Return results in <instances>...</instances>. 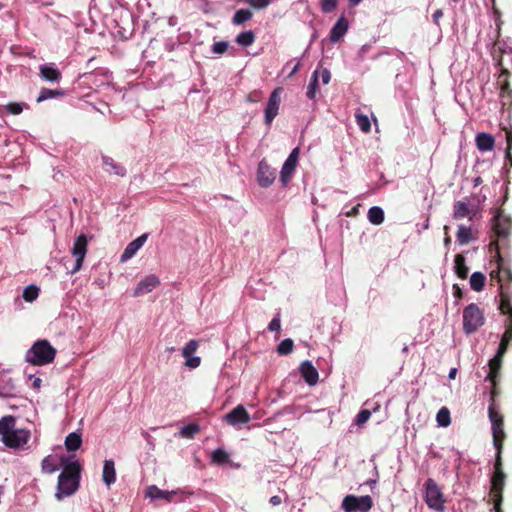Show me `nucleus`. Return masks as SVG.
Here are the masks:
<instances>
[{
    "instance_id": "obj_33",
    "label": "nucleus",
    "mask_w": 512,
    "mask_h": 512,
    "mask_svg": "<svg viewBox=\"0 0 512 512\" xmlns=\"http://www.w3.org/2000/svg\"><path fill=\"white\" fill-rule=\"evenodd\" d=\"M486 276L482 272H473L470 276V288L475 291H481L484 289Z\"/></svg>"
},
{
    "instance_id": "obj_54",
    "label": "nucleus",
    "mask_w": 512,
    "mask_h": 512,
    "mask_svg": "<svg viewBox=\"0 0 512 512\" xmlns=\"http://www.w3.org/2000/svg\"><path fill=\"white\" fill-rule=\"evenodd\" d=\"M262 93L259 90H253L247 95L248 102H259L262 98Z\"/></svg>"
},
{
    "instance_id": "obj_52",
    "label": "nucleus",
    "mask_w": 512,
    "mask_h": 512,
    "mask_svg": "<svg viewBox=\"0 0 512 512\" xmlns=\"http://www.w3.org/2000/svg\"><path fill=\"white\" fill-rule=\"evenodd\" d=\"M268 329L270 331H276L277 333H279L281 329V317L279 314L276 317H273V319L270 321Z\"/></svg>"
},
{
    "instance_id": "obj_14",
    "label": "nucleus",
    "mask_w": 512,
    "mask_h": 512,
    "mask_svg": "<svg viewBox=\"0 0 512 512\" xmlns=\"http://www.w3.org/2000/svg\"><path fill=\"white\" fill-rule=\"evenodd\" d=\"M88 239L87 236L82 234L75 238L72 247V254L75 258V265L72 272H78L83 267L84 259L87 255Z\"/></svg>"
},
{
    "instance_id": "obj_60",
    "label": "nucleus",
    "mask_w": 512,
    "mask_h": 512,
    "mask_svg": "<svg viewBox=\"0 0 512 512\" xmlns=\"http://www.w3.org/2000/svg\"><path fill=\"white\" fill-rule=\"evenodd\" d=\"M269 503H271L272 505H279L282 503V499L280 495H272L269 499Z\"/></svg>"
},
{
    "instance_id": "obj_12",
    "label": "nucleus",
    "mask_w": 512,
    "mask_h": 512,
    "mask_svg": "<svg viewBox=\"0 0 512 512\" xmlns=\"http://www.w3.org/2000/svg\"><path fill=\"white\" fill-rule=\"evenodd\" d=\"M492 228L494 235L496 236L495 240L498 242L500 238L501 240H504V238H507L510 235L512 219L510 217L504 216L501 209H498L496 210L493 218Z\"/></svg>"
},
{
    "instance_id": "obj_57",
    "label": "nucleus",
    "mask_w": 512,
    "mask_h": 512,
    "mask_svg": "<svg viewBox=\"0 0 512 512\" xmlns=\"http://www.w3.org/2000/svg\"><path fill=\"white\" fill-rule=\"evenodd\" d=\"M494 14L496 16L495 22L498 29V38L500 37V31L502 27L501 13L500 10L494 7ZM499 41V39H497Z\"/></svg>"
},
{
    "instance_id": "obj_26",
    "label": "nucleus",
    "mask_w": 512,
    "mask_h": 512,
    "mask_svg": "<svg viewBox=\"0 0 512 512\" xmlns=\"http://www.w3.org/2000/svg\"><path fill=\"white\" fill-rule=\"evenodd\" d=\"M476 146L480 151H491L495 146V138L489 133H479L476 136Z\"/></svg>"
},
{
    "instance_id": "obj_6",
    "label": "nucleus",
    "mask_w": 512,
    "mask_h": 512,
    "mask_svg": "<svg viewBox=\"0 0 512 512\" xmlns=\"http://www.w3.org/2000/svg\"><path fill=\"white\" fill-rule=\"evenodd\" d=\"M485 323L484 312L476 303L468 304L463 310V330L466 334L475 333Z\"/></svg>"
},
{
    "instance_id": "obj_31",
    "label": "nucleus",
    "mask_w": 512,
    "mask_h": 512,
    "mask_svg": "<svg viewBox=\"0 0 512 512\" xmlns=\"http://www.w3.org/2000/svg\"><path fill=\"white\" fill-rule=\"evenodd\" d=\"M252 18H253L252 10L242 8V9H238L235 11V13L231 19V22L235 26H240V24L246 23V22L250 21V19H252Z\"/></svg>"
},
{
    "instance_id": "obj_64",
    "label": "nucleus",
    "mask_w": 512,
    "mask_h": 512,
    "mask_svg": "<svg viewBox=\"0 0 512 512\" xmlns=\"http://www.w3.org/2000/svg\"><path fill=\"white\" fill-rule=\"evenodd\" d=\"M456 374H457V369L456 368H452L449 370V379H455L456 378Z\"/></svg>"
},
{
    "instance_id": "obj_23",
    "label": "nucleus",
    "mask_w": 512,
    "mask_h": 512,
    "mask_svg": "<svg viewBox=\"0 0 512 512\" xmlns=\"http://www.w3.org/2000/svg\"><path fill=\"white\" fill-rule=\"evenodd\" d=\"M349 28V22L346 17L342 16L337 19V21L334 23L329 38L332 41V43H337L342 37L345 35V33L348 31Z\"/></svg>"
},
{
    "instance_id": "obj_24",
    "label": "nucleus",
    "mask_w": 512,
    "mask_h": 512,
    "mask_svg": "<svg viewBox=\"0 0 512 512\" xmlns=\"http://www.w3.org/2000/svg\"><path fill=\"white\" fill-rule=\"evenodd\" d=\"M40 77L46 81L58 82L62 79V74L59 68L55 67L54 63L50 65H41L39 67Z\"/></svg>"
},
{
    "instance_id": "obj_4",
    "label": "nucleus",
    "mask_w": 512,
    "mask_h": 512,
    "mask_svg": "<svg viewBox=\"0 0 512 512\" xmlns=\"http://www.w3.org/2000/svg\"><path fill=\"white\" fill-rule=\"evenodd\" d=\"M56 350L46 339L37 340L27 353V361L33 365H47L55 360Z\"/></svg>"
},
{
    "instance_id": "obj_39",
    "label": "nucleus",
    "mask_w": 512,
    "mask_h": 512,
    "mask_svg": "<svg viewBox=\"0 0 512 512\" xmlns=\"http://www.w3.org/2000/svg\"><path fill=\"white\" fill-rule=\"evenodd\" d=\"M437 424L440 427H448L451 423L450 418V411L447 408V406H443L441 409L438 410L436 415Z\"/></svg>"
},
{
    "instance_id": "obj_5",
    "label": "nucleus",
    "mask_w": 512,
    "mask_h": 512,
    "mask_svg": "<svg viewBox=\"0 0 512 512\" xmlns=\"http://www.w3.org/2000/svg\"><path fill=\"white\" fill-rule=\"evenodd\" d=\"M488 415L489 420L492 426V436H493V444L496 449V452H502L503 443L505 441V432H504V417L499 410L495 407V397L494 401L490 398V404L488 407Z\"/></svg>"
},
{
    "instance_id": "obj_56",
    "label": "nucleus",
    "mask_w": 512,
    "mask_h": 512,
    "mask_svg": "<svg viewBox=\"0 0 512 512\" xmlns=\"http://www.w3.org/2000/svg\"><path fill=\"white\" fill-rule=\"evenodd\" d=\"M506 141H507V148H506V156L508 159H512L511 149H512V132L506 133Z\"/></svg>"
},
{
    "instance_id": "obj_34",
    "label": "nucleus",
    "mask_w": 512,
    "mask_h": 512,
    "mask_svg": "<svg viewBox=\"0 0 512 512\" xmlns=\"http://www.w3.org/2000/svg\"><path fill=\"white\" fill-rule=\"evenodd\" d=\"M456 237L460 245L469 244L473 240L471 227L459 226Z\"/></svg>"
},
{
    "instance_id": "obj_36",
    "label": "nucleus",
    "mask_w": 512,
    "mask_h": 512,
    "mask_svg": "<svg viewBox=\"0 0 512 512\" xmlns=\"http://www.w3.org/2000/svg\"><path fill=\"white\" fill-rule=\"evenodd\" d=\"M42 472L52 474L59 469L58 464L56 463L55 456L48 455L45 456L41 462Z\"/></svg>"
},
{
    "instance_id": "obj_63",
    "label": "nucleus",
    "mask_w": 512,
    "mask_h": 512,
    "mask_svg": "<svg viewBox=\"0 0 512 512\" xmlns=\"http://www.w3.org/2000/svg\"><path fill=\"white\" fill-rule=\"evenodd\" d=\"M454 295L456 298H462L463 292L458 285H453Z\"/></svg>"
},
{
    "instance_id": "obj_10",
    "label": "nucleus",
    "mask_w": 512,
    "mask_h": 512,
    "mask_svg": "<svg viewBox=\"0 0 512 512\" xmlns=\"http://www.w3.org/2000/svg\"><path fill=\"white\" fill-rule=\"evenodd\" d=\"M373 499L370 495H346L342 500V509L344 512H369L373 507Z\"/></svg>"
},
{
    "instance_id": "obj_3",
    "label": "nucleus",
    "mask_w": 512,
    "mask_h": 512,
    "mask_svg": "<svg viewBox=\"0 0 512 512\" xmlns=\"http://www.w3.org/2000/svg\"><path fill=\"white\" fill-rule=\"evenodd\" d=\"M81 466L79 462L65 464L58 476L57 491L55 498L62 500L65 496L76 493L80 487Z\"/></svg>"
},
{
    "instance_id": "obj_48",
    "label": "nucleus",
    "mask_w": 512,
    "mask_h": 512,
    "mask_svg": "<svg viewBox=\"0 0 512 512\" xmlns=\"http://www.w3.org/2000/svg\"><path fill=\"white\" fill-rule=\"evenodd\" d=\"M371 416V412L368 409H362L359 411V413L356 415L355 423L357 425H363L364 423H367Z\"/></svg>"
},
{
    "instance_id": "obj_51",
    "label": "nucleus",
    "mask_w": 512,
    "mask_h": 512,
    "mask_svg": "<svg viewBox=\"0 0 512 512\" xmlns=\"http://www.w3.org/2000/svg\"><path fill=\"white\" fill-rule=\"evenodd\" d=\"M252 8L264 9L272 3L273 0H248Z\"/></svg>"
},
{
    "instance_id": "obj_7",
    "label": "nucleus",
    "mask_w": 512,
    "mask_h": 512,
    "mask_svg": "<svg viewBox=\"0 0 512 512\" xmlns=\"http://www.w3.org/2000/svg\"><path fill=\"white\" fill-rule=\"evenodd\" d=\"M425 503L428 508L436 512H444L446 500L444 495L435 480L428 478L425 481Z\"/></svg>"
},
{
    "instance_id": "obj_30",
    "label": "nucleus",
    "mask_w": 512,
    "mask_h": 512,
    "mask_svg": "<svg viewBox=\"0 0 512 512\" xmlns=\"http://www.w3.org/2000/svg\"><path fill=\"white\" fill-rule=\"evenodd\" d=\"M82 445V437L80 433L71 432L65 438V447L68 451H77Z\"/></svg>"
},
{
    "instance_id": "obj_13",
    "label": "nucleus",
    "mask_w": 512,
    "mask_h": 512,
    "mask_svg": "<svg viewBox=\"0 0 512 512\" xmlns=\"http://www.w3.org/2000/svg\"><path fill=\"white\" fill-rule=\"evenodd\" d=\"M282 88L278 87L272 90L268 102L266 103L264 109V121L266 125H271L275 117H277L279 113V109L281 106V93Z\"/></svg>"
},
{
    "instance_id": "obj_62",
    "label": "nucleus",
    "mask_w": 512,
    "mask_h": 512,
    "mask_svg": "<svg viewBox=\"0 0 512 512\" xmlns=\"http://www.w3.org/2000/svg\"><path fill=\"white\" fill-rule=\"evenodd\" d=\"M444 231H445V234H446V236L444 238V244L446 246H449L451 244V237H450V235H448L449 227L445 226L444 227Z\"/></svg>"
},
{
    "instance_id": "obj_41",
    "label": "nucleus",
    "mask_w": 512,
    "mask_h": 512,
    "mask_svg": "<svg viewBox=\"0 0 512 512\" xmlns=\"http://www.w3.org/2000/svg\"><path fill=\"white\" fill-rule=\"evenodd\" d=\"M212 462L216 464H225L229 461V455L227 451L223 449H216L212 452Z\"/></svg>"
},
{
    "instance_id": "obj_50",
    "label": "nucleus",
    "mask_w": 512,
    "mask_h": 512,
    "mask_svg": "<svg viewBox=\"0 0 512 512\" xmlns=\"http://www.w3.org/2000/svg\"><path fill=\"white\" fill-rule=\"evenodd\" d=\"M229 48L228 42H217L212 45V51L216 54H223Z\"/></svg>"
},
{
    "instance_id": "obj_21",
    "label": "nucleus",
    "mask_w": 512,
    "mask_h": 512,
    "mask_svg": "<svg viewBox=\"0 0 512 512\" xmlns=\"http://www.w3.org/2000/svg\"><path fill=\"white\" fill-rule=\"evenodd\" d=\"M300 373L305 382L309 385H315L319 380V372L312 365L311 361H303L300 363Z\"/></svg>"
},
{
    "instance_id": "obj_45",
    "label": "nucleus",
    "mask_w": 512,
    "mask_h": 512,
    "mask_svg": "<svg viewBox=\"0 0 512 512\" xmlns=\"http://www.w3.org/2000/svg\"><path fill=\"white\" fill-rule=\"evenodd\" d=\"M199 347V343L196 339H191L188 343L185 344L182 350V356L188 358L193 355L194 352L197 351Z\"/></svg>"
},
{
    "instance_id": "obj_8",
    "label": "nucleus",
    "mask_w": 512,
    "mask_h": 512,
    "mask_svg": "<svg viewBox=\"0 0 512 512\" xmlns=\"http://www.w3.org/2000/svg\"><path fill=\"white\" fill-rule=\"evenodd\" d=\"M495 251V258L497 262L496 270L490 272L491 280L498 282L499 287L505 285V282H512V270L509 267L504 266V259L500 253V246L498 240H492L490 243V251Z\"/></svg>"
},
{
    "instance_id": "obj_18",
    "label": "nucleus",
    "mask_w": 512,
    "mask_h": 512,
    "mask_svg": "<svg viewBox=\"0 0 512 512\" xmlns=\"http://www.w3.org/2000/svg\"><path fill=\"white\" fill-rule=\"evenodd\" d=\"M180 491L178 490H161L156 485H150L145 490V496L149 497L150 499H164L168 501L169 503H172V501H177L175 499L176 495L179 494Z\"/></svg>"
},
{
    "instance_id": "obj_37",
    "label": "nucleus",
    "mask_w": 512,
    "mask_h": 512,
    "mask_svg": "<svg viewBox=\"0 0 512 512\" xmlns=\"http://www.w3.org/2000/svg\"><path fill=\"white\" fill-rule=\"evenodd\" d=\"M367 217L369 221L373 224H381L384 221V211L380 208V206H372L368 210Z\"/></svg>"
},
{
    "instance_id": "obj_53",
    "label": "nucleus",
    "mask_w": 512,
    "mask_h": 512,
    "mask_svg": "<svg viewBox=\"0 0 512 512\" xmlns=\"http://www.w3.org/2000/svg\"><path fill=\"white\" fill-rule=\"evenodd\" d=\"M186 366L190 367V369H196L199 365H201V357L199 356H190L186 359Z\"/></svg>"
},
{
    "instance_id": "obj_2",
    "label": "nucleus",
    "mask_w": 512,
    "mask_h": 512,
    "mask_svg": "<svg viewBox=\"0 0 512 512\" xmlns=\"http://www.w3.org/2000/svg\"><path fill=\"white\" fill-rule=\"evenodd\" d=\"M16 421L14 415H5L0 419L1 442L9 449L22 450L30 441L31 431L27 428H16Z\"/></svg>"
},
{
    "instance_id": "obj_15",
    "label": "nucleus",
    "mask_w": 512,
    "mask_h": 512,
    "mask_svg": "<svg viewBox=\"0 0 512 512\" xmlns=\"http://www.w3.org/2000/svg\"><path fill=\"white\" fill-rule=\"evenodd\" d=\"M299 153H300L299 148L295 147L291 151L290 155L288 156L287 160L285 161V163L280 171V181L283 186H287V184L292 179L293 174L295 173L296 166L298 165Z\"/></svg>"
},
{
    "instance_id": "obj_29",
    "label": "nucleus",
    "mask_w": 512,
    "mask_h": 512,
    "mask_svg": "<svg viewBox=\"0 0 512 512\" xmlns=\"http://www.w3.org/2000/svg\"><path fill=\"white\" fill-rule=\"evenodd\" d=\"M454 268L458 277L467 278L469 268L466 264V259L463 254H456L454 259Z\"/></svg>"
},
{
    "instance_id": "obj_42",
    "label": "nucleus",
    "mask_w": 512,
    "mask_h": 512,
    "mask_svg": "<svg viewBox=\"0 0 512 512\" xmlns=\"http://www.w3.org/2000/svg\"><path fill=\"white\" fill-rule=\"evenodd\" d=\"M39 296V288L36 285H28L24 289L23 298L26 302H34Z\"/></svg>"
},
{
    "instance_id": "obj_19",
    "label": "nucleus",
    "mask_w": 512,
    "mask_h": 512,
    "mask_svg": "<svg viewBox=\"0 0 512 512\" xmlns=\"http://www.w3.org/2000/svg\"><path fill=\"white\" fill-rule=\"evenodd\" d=\"M148 238V234H143L141 236H138L135 240L130 241L129 244L126 245L125 249L123 250L120 261L126 262V260L131 259L134 257V255L137 253L139 249L144 245L145 241Z\"/></svg>"
},
{
    "instance_id": "obj_28",
    "label": "nucleus",
    "mask_w": 512,
    "mask_h": 512,
    "mask_svg": "<svg viewBox=\"0 0 512 512\" xmlns=\"http://www.w3.org/2000/svg\"><path fill=\"white\" fill-rule=\"evenodd\" d=\"M103 166L105 170L108 171L109 173L117 174L120 177H124V175L126 174L125 166L116 163V161L110 158V156H103Z\"/></svg>"
},
{
    "instance_id": "obj_20",
    "label": "nucleus",
    "mask_w": 512,
    "mask_h": 512,
    "mask_svg": "<svg viewBox=\"0 0 512 512\" xmlns=\"http://www.w3.org/2000/svg\"><path fill=\"white\" fill-rule=\"evenodd\" d=\"M476 213V210L474 208H470L467 201L459 200L453 204L452 217L454 219H462L468 217L470 220H473Z\"/></svg>"
},
{
    "instance_id": "obj_11",
    "label": "nucleus",
    "mask_w": 512,
    "mask_h": 512,
    "mask_svg": "<svg viewBox=\"0 0 512 512\" xmlns=\"http://www.w3.org/2000/svg\"><path fill=\"white\" fill-rule=\"evenodd\" d=\"M504 356L505 353L502 352L501 348L498 347V352L496 353V355L489 360V373L487 375V380L490 381L492 386L490 396L493 401L494 397H496L497 394L499 393L497 384L499 381V375L500 370L502 369V360Z\"/></svg>"
},
{
    "instance_id": "obj_46",
    "label": "nucleus",
    "mask_w": 512,
    "mask_h": 512,
    "mask_svg": "<svg viewBox=\"0 0 512 512\" xmlns=\"http://www.w3.org/2000/svg\"><path fill=\"white\" fill-rule=\"evenodd\" d=\"M356 122L360 129L368 133L371 129V121L367 115H356Z\"/></svg>"
},
{
    "instance_id": "obj_35",
    "label": "nucleus",
    "mask_w": 512,
    "mask_h": 512,
    "mask_svg": "<svg viewBox=\"0 0 512 512\" xmlns=\"http://www.w3.org/2000/svg\"><path fill=\"white\" fill-rule=\"evenodd\" d=\"M255 39H256V35L254 34V32L252 30H248V31L240 32L236 36L235 41L238 45L250 46L254 43Z\"/></svg>"
},
{
    "instance_id": "obj_9",
    "label": "nucleus",
    "mask_w": 512,
    "mask_h": 512,
    "mask_svg": "<svg viewBox=\"0 0 512 512\" xmlns=\"http://www.w3.org/2000/svg\"><path fill=\"white\" fill-rule=\"evenodd\" d=\"M506 475L503 471L502 453H496L494 461V472L490 478V499L504 497Z\"/></svg>"
},
{
    "instance_id": "obj_47",
    "label": "nucleus",
    "mask_w": 512,
    "mask_h": 512,
    "mask_svg": "<svg viewBox=\"0 0 512 512\" xmlns=\"http://www.w3.org/2000/svg\"><path fill=\"white\" fill-rule=\"evenodd\" d=\"M24 106H26L25 103L10 102L5 106V109L12 115H20V113L24 109Z\"/></svg>"
},
{
    "instance_id": "obj_59",
    "label": "nucleus",
    "mask_w": 512,
    "mask_h": 512,
    "mask_svg": "<svg viewBox=\"0 0 512 512\" xmlns=\"http://www.w3.org/2000/svg\"><path fill=\"white\" fill-rule=\"evenodd\" d=\"M441 17H443V11H442V9H437V10H435V12L432 14L433 21H434L435 23H437V24L439 23V21H440Z\"/></svg>"
},
{
    "instance_id": "obj_27",
    "label": "nucleus",
    "mask_w": 512,
    "mask_h": 512,
    "mask_svg": "<svg viewBox=\"0 0 512 512\" xmlns=\"http://www.w3.org/2000/svg\"><path fill=\"white\" fill-rule=\"evenodd\" d=\"M116 481L115 462L111 459H106L103 464V482L107 486Z\"/></svg>"
},
{
    "instance_id": "obj_25",
    "label": "nucleus",
    "mask_w": 512,
    "mask_h": 512,
    "mask_svg": "<svg viewBox=\"0 0 512 512\" xmlns=\"http://www.w3.org/2000/svg\"><path fill=\"white\" fill-rule=\"evenodd\" d=\"M499 290H500L499 310L503 315H508V313L512 312L511 294L508 292L505 285H501Z\"/></svg>"
},
{
    "instance_id": "obj_44",
    "label": "nucleus",
    "mask_w": 512,
    "mask_h": 512,
    "mask_svg": "<svg viewBox=\"0 0 512 512\" xmlns=\"http://www.w3.org/2000/svg\"><path fill=\"white\" fill-rule=\"evenodd\" d=\"M510 341H512V329L505 328L499 344V348L504 354L508 351Z\"/></svg>"
},
{
    "instance_id": "obj_40",
    "label": "nucleus",
    "mask_w": 512,
    "mask_h": 512,
    "mask_svg": "<svg viewBox=\"0 0 512 512\" xmlns=\"http://www.w3.org/2000/svg\"><path fill=\"white\" fill-rule=\"evenodd\" d=\"M200 429L197 423H190L181 428L180 435L185 438H193L195 434L200 432Z\"/></svg>"
},
{
    "instance_id": "obj_55",
    "label": "nucleus",
    "mask_w": 512,
    "mask_h": 512,
    "mask_svg": "<svg viewBox=\"0 0 512 512\" xmlns=\"http://www.w3.org/2000/svg\"><path fill=\"white\" fill-rule=\"evenodd\" d=\"M504 498H498V499H490L493 503V512H504V509L502 508Z\"/></svg>"
},
{
    "instance_id": "obj_49",
    "label": "nucleus",
    "mask_w": 512,
    "mask_h": 512,
    "mask_svg": "<svg viewBox=\"0 0 512 512\" xmlns=\"http://www.w3.org/2000/svg\"><path fill=\"white\" fill-rule=\"evenodd\" d=\"M338 5V0H321V9L324 13H331Z\"/></svg>"
},
{
    "instance_id": "obj_58",
    "label": "nucleus",
    "mask_w": 512,
    "mask_h": 512,
    "mask_svg": "<svg viewBox=\"0 0 512 512\" xmlns=\"http://www.w3.org/2000/svg\"><path fill=\"white\" fill-rule=\"evenodd\" d=\"M321 80L323 84H329L331 80V72L328 68H323L321 71Z\"/></svg>"
},
{
    "instance_id": "obj_1",
    "label": "nucleus",
    "mask_w": 512,
    "mask_h": 512,
    "mask_svg": "<svg viewBox=\"0 0 512 512\" xmlns=\"http://www.w3.org/2000/svg\"><path fill=\"white\" fill-rule=\"evenodd\" d=\"M492 56L497 62V66L500 68L497 86L500 90L499 97L501 107L503 109H510L512 108V89L509 81L510 70L509 66L505 64V57H508L512 64V49H502L499 40H497L496 42H494Z\"/></svg>"
},
{
    "instance_id": "obj_61",
    "label": "nucleus",
    "mask_w": 512,
    "mask_h": 512,
    "mask_svg": "<svg viewBox=\"0 0 512 512\" xmlns=\"http://www.w3.org/2000/svg\"><path fill=\"white\" fill-rule=\"evenodd\" d=\"M507 318L504 320V327H507L508 329H512V311L506 315Z\"/></svg>"
},
{
    "instance_id": "obj_17",
    "label": "nucleus",
    "mask_w": 512,
    "mask_h": 512,
    "mask_svg": "<svg viewBox=\"0 0 512 512\" xmlns=\"http://www.w3.org/2000/svg\"><path fill=\"white\" fill-rule=\"evenodd\" d=\"M226 421L231 425L246 424L250 421V415L243 405H237L225 415Z\"/></svg>"
},
{
    "instance_id": "obj_16",
    "label": "nucleus",
    "mask_w": 512,
    "mask_h": 512,
    "mask_svg": "<svg viewBox=\"0 0 512 512\" xmlns=\"http://www.w3.org/2000/svg\"><path fill=\"white\" fill-rule=\"evenodd\" d=\"M276 178V170L266 160L259 161L257 170V181L261 187H269Z\"/></svg>"
},
{
    "instance_id": "obj_22",
    "label": "nucleus",
    "mask_w": 512,
    "mask_h": 512,
    "mask_svg": "<svg viewBox=\"0 0 512 512\" xmlns=\"http://www.w3.org/2000/svg\"><path fill=\"white\" fill-rule=\"evenodd\" d=\"M159 283V277L155 275L145 276L140 282H138V286L134 290V295L138 296L150 293V291L156 289Z\"/></svg>"
},
{
    "instance_id": "obj_32",
    "label": "nucleus",
    "mask_w": 512,
    "mask_h": 512,
    "mask_svg": "<svg viewBox=\"0 0 512 512\" xmlns=\"http://www.w3.org/2000/svg\"><path fill=\"white\" fill-rule=\"evenodd\" d=\"M319 88V71L315 70L311 77L310 82L307 85V98L315 99L316 93Z\"/></svg>"
},
{
    "instance_id": "obj_38",
    "label": "nucleus",
    "mask_w": 512,
    "mask_h": 512,
    "mask_svg": "<svg viewBox=\"0 0 512 512\" xmlns=\"http://www.w3.org/2000/svg\"><path fill=\"white\" fill-rule=\"evenodd\" d=\"M64 95V92L62 89H49V88H43L40 91V94L37 98V102H43L46 101V99L49 98H55V97H62Z\"/></svg>"
},
{
    "instance_id": "obj_43",
    "label": "nucleus",
    "mask_w": 512,
    "mask_h": 512,
    "mask_svg": "<svg viewBox=\"0 0 512 512\" xmlns=\"http://www.w3.org/2000/svg\"><path fill=\"white\" fill-rule=\"evenodd\" d=\"M294 349V342L291 338L283 339L278 345L276 351L279 354H289Z\"/></svg>"
}]
</instances>
